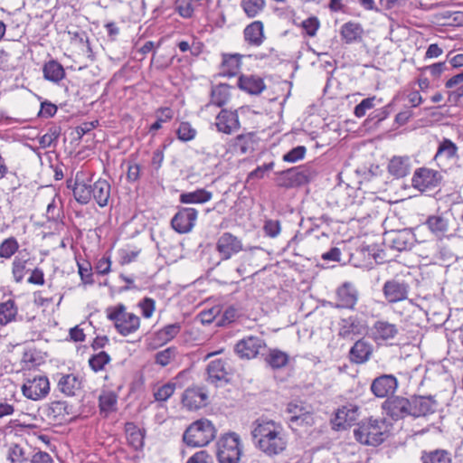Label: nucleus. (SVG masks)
Masks as SVG:
<instances>
[{
    "label": "nucleus",
    "mask_w": 463,
    "mask_h": 463,
    "mask_svg": "<svg viewBox=\"0 0 463 463\" xmlns=\"http://www.w3.org/2000/svg\"><path fill=\"white\" fill-rule=\"evenodd\" d=\"M61 134L60 128L57 127L50 128L48 131L40 137L39 144L41 147H50L54 142L57 141Z\"/></svg>",
    "instance_id": "obj_53"
},
{
    "label": "nucleus",
    "mask_w": 463,
    "mask_h": 463,
    "mask_svg": "<svg viewBox=\"0 0 463 463\" xmlns=\"http://www.w3.org/2000/svg\"><path fill=\"white\" fill-rule=\"evenodd\" d=\"M177 383L175 382H168L160 386L155 387L153 395L156 402H166L175 392Z\"/></svg>",
    "instance_id": "obj_45"
},
{
    "label": "nucleus",
    "mask_w": 463,
    "mask_h": 463,
    "mask_svg": "<svg viewBox=\"0 0 463 463\" xmlns=\"http://www.w3.org/2000/svg\"><path fill=\"white\" fill-rule=\"evenodd\" d=\"M238 86L251 95H259L266 88L263 80L254 75H241L238 79Z\"/></svg>",
    "instance_id": "obj_28"
},
{
    "label": "nucleus",
    "mask_w": 463,
    "mask_h": 463,
    "mask_svg": "<svg viewBox=\"0 0 463 463\" xmlns=\"http://www.w3.org/2000/svg\"><path fill=\"white\" fill-rule=\"evenodd\" d=\"M302 27L308 36L314 37L319 28V21L317 17H309L302 22Z\"/></svg>",
    "instance_id": "obj_59"
},
{
    "label": "nucleus",
    "mask_w": 463,
    "mask_h": 463,
    "mask_svg": "<svg viewBox=\"0 0 463 463\" xmlns=\"http://www.w3.org/2000/svg\"><path fill=\"white\" fill-rule=\"evenodd\" d=\"M254 145L255 134L252 132L238 135L233 141V147L235 151L241 155L253 151Z\"/></svg>",
    "instance_id": "obj_37"
},
{
    "label": "nucleus",
    "mask_w": 463,
    "mask_h": 463,
    "mask_svg": "<svg viewBox=\"0 0 463 463\" xmlns=\"http://www.w3.org/2000/svg\"><path fill=\"white\" fill-rule=\"evenodd\" d=\"M415 241V235L408 229L391 231L386 232L384 236V243L398 251L411 250Z\"/></svg>",
    "instance_id": "obj_10"
},
{
    "label": "nucleus",
    "mask_w": 463,
    "mask_h": 463,
    "mask_svg": "<svg viewBox=\"0 0 463 463\" xmlns=\"http://www.w3.org/2000/svg\"><path fill=\"white\" fill-rule=\"evenodd\" d=\"M196 134L197 130L187 121L181 122L176 129L177 137L184 142L194 139Z\"/></svg>",
    "instance_id": "obj_50"
},
{
    "label": "nucleus",
    "mask_w": 463,
    "mask_h": 463,
    "mask_svg": "<svg viewBox=\"0 0 463 463\" xmlns=\"http://www.w3.org/2000/svg\"><path fill=\"white\" fill-rule=\"evenodd\" d=\"M110 196V184L104 179H99L91 185V198L100 207H104L108 204Z\"/></svg>",
    "instance_id": "obj_30"
},
{
    "label": "nucleus",
    "mask_w": 463,
    "mask_h": 463,
    "mask_svg": "<svg viewBox=\"0 0 463 463\" xmlns=\"http://www.w3.org/2000/svg\"><path fill=\"white\" fill-rule=\"evenodd\" d=\"M263 230L267 236L275 238L280 232V222L278 220H267L264 223Z\"/></svg>",
    "instance_id": "obj_58"
},
{
    "label": "nucleus",
    "mask_w": 463,
    "mask_h": 463,
    "mask_svg": "<svg viewBox=\"0 0 463 463\" xmlns=\"http://www.w3.org/2000/svg\"><path fill=\"white\" fill-rule=\"evenodd\" d=\"M57 107L49 102V101H43L41 104V109L39 112V116L43 118H52L53 117L57 112Z\"/></svg>",
    "instance_id": "obj_62"
},
{
    "label": "nucleus",
    "mask_w": 463,
    "mask_h": 463,
    "mask_svg": "<svg viewBox=\"0 0 463 463\" xmlns=\"http://www.w3.org/2000/svg\"><path fill=\"white\" fill-rule=\"evenodd\" d=\"M307 148L304 146H298L283 156V160L288 163H295L304 158Z\"/></svg>",
    "instance_id": "obj_54"
},
{
    "label": "nucleus",
    "mask_w": 463,
    "mask_h": 463,
    "mask_svg": "<svg viewBox=\"0 0 463 463\" xmlns=\"http://www.w3.org/2000/svg\"><path fill=\"white\" fill-rule=\"evenodd\" d=\"M383 422L378 420H369L366 422L359 424L354 430V437L357 441L369 446H378L385 439V433L383 430Z\"/></svg>",
    "instance_id": "obj_5"
},
{
    "label": "nucleus",
    "mask_w": 463,
    "mask_h": 463,
    "mask_svg": "<svg viewBox=\"0 0 463 463\" xmlns=\"http://www.w3.org/2000/svg\"><path fill=\"white\" fill-rule=\"evenodd\" d=\"M31 463H53V460L49 453L40 450L33 455Z\"/></svg>",
    "instance_id": "obj_64"
},
{
    "label": "nucleus",
    "mask_w": 463,
    "mask_h": 463,
    "mask_svg": "<svg viewBox=\"0 0 463 463\" xmlns=\"http://www.w3.org/2000/svg\"><path fill=\"white\" fill-rule=\"evenodd\" d=\"M397 388L398 381L392 374H383L376 377L370 387L372 392L378 398H385L394 393Z\"/></svg>",
    "instance_id": "obj_18"
},
{
    "label": "nucleus",
    "mask_w": 463,
    "mask_h": 463,
    "mask_svg": "<svg viewBox=\"0 0 463 463\" xmlns=\"http://www.w3.org/2000/svg\"><path fill=\"white\" fill-rule=\"evenodd\" d=\"M243 250V245L238 237L231 232H223L217 240L216 250L222 260H227Z\"/></svg>",
    "instance_id": "obj_12"
},
{
    "label": "nucleus",
    "mask_w": 463,
    "mask_h": 463,
    "mask_svg": "<svg viewBox=\"0 0 463 463\" xmlns=\"http://www.w3.org/2000/svg\"><path fill=\"white\" fill-rule=\"evenodd\" d=\"M156 120L150 127V131H156L162 128V124L170 121L174 117V111L168 108H160L156 112Z\"/></svg>",
    "instance_id": "obj_48"
},
{
    "label": "nucleus",
    "mask_w": 463,
    "mask_h": 463,
    "mask_svg": "<svg viewBox=\"0 0 463 463\" xmlns=\"http://www.w3.org/2000/svg\"><path fill=\"white\" fill-rule=\"evenodd\" d=\"M410 290V284L398 276L387 279L382 288L384 299L391 305L408 299Z\"/></svg>",
    "instance_id": "obj_6"
},
{
    "label": "nucleus",
    "mask_w": 463,
    "mask_h": 463,
    "mask_svg": "<svg viewBox=\"0 0 463 463\" xmlns=\"http://www.w3.org/2000/svg\"><path fill=\"white\" fill-rule=\"evenodd\" d=\"M108 318L113 322L117 331L126 336L137 331L140 318L134 313L127 311L123 304L107 309Z\"/></svg>",
    "instance_id": "obj_3"
},
{
    "label": "nucleus",
    "mask_w": 463,
    "mask_h": 463,
    "mask_svg": "<svg viewBox=\"0 0 463 463\" xmlns=\"http://www.w3.org/2000/svg\"><path fill=\"white\" fill-rule=\"evenodd\" d=\"M411 404L410 398L402 396H392L388 398L383 403V409L385 413L393 420L404 419L411 416Z\"/></svg>",
    "instance_id": "obj_8"
},
{
    "label": "nucleus",
    "mask_w": 463,
    "mask_h": 463,
    "mask_svg": "<svg viewBox=\"0 0 463 463\" xmlns=\"http://www.w3.org/2000/svg\"><path fill=\"white\" fill-rule=\"evenodd\" d=\"M240 54L225 55L222 63V71L224 75L234 76L240 70L241 67Z\"/></svg>",
    "instance_id": "obj_42"
},
{
    "label": "nucleus",
    "mask_w": 463,
    "mask_h": 463,
    "mask_svg": "<svg viewBox=\"0 0 463 463\" xmlns=\"http://www.w3.org/2000/svg\"><path fill=\"white\" fill-rule=\"evenodd\" d=\"M18 314V308L15 302L8 299L5 302L0 303V325L5 326L15 320Z\"/></svg>",
    "instance_id": "obj_40"
},
{
    "label": "nucleus",
    "mask_w": 463,
    "mask_h": 463,
    "mask_svg": "<svg viewBox=\"0 0 463 463\" xmlns=\"http://www.w3.org/2000/svg\"><path fill=\"white\" fill-rule=\"evenodd\" d=\"M265 362L273 370L284 368L289 362V355L279 349H269Z\"/></svg>",
    "instance_id": "obj_36"
},
{
    "label": "nucleus",
    "mask_w": 463,
    "mask_h": 463,
    "mask_svg": "<svg viewBox=\"0 0 463 463\" xmlns=\"http://www.w3.org/2000/svg\"><path fill=\"white\" fill-rule=\"evenodd\" d=\"M399 329L395 324L387 320H377L371 328L372 338L377 344L392 341L398 335Z\"/></svg>",
    "instance_id": "obj_15"
},
{
    "label": "nucleus",
    "mask_w": 463,
    "mask_h": 463,
    "mask_svg": "<svg viewBox=\"0 0 463 463\" xmlns=\"http://www.w3.org/2000/svg\"><path fill=\"white\" fill-rule=\"evenodd\" d=\"M241 455V439L235 432L226 433L217 441L219 463H239Z\"/></svg>",
    "instance_id": "obj_4"
},
{
    "label": "nucleus",
    "mask_w": 463,
    "mask_h": 463,
    "mask_svg": "<svg viewBox=\"0 0 463 463\" xmlns=\"http://www.w3.org/2000/svg\"><path fill=\"white\" fill-rule=\"evenodd\" d=\"M29 259H25L23 256H16L12 263V274L14 280L16 283H21L27 272V263Z\"/></svg>",
    "instance_id": "obj_44"
},
{
    "label": "nucleus",
    "mask_w": 463,
    "mask_h": 463,
    "mask_svg": "<svg viewBox=\"0 0 463 463\" xmlns=\"http://www.w3.org/2000/svg\"><path fill=\"white\" fill-rule=\"evenodd\" d=\"M125 432L129 446L135 449H139L144 445V435L142 431L133 422L125 424Z\"/></svg>",
    "instance_id": "obj_38"
},
{
    "label": "nucleus",
    "mask_w": 463,
    "mask_h": 463,
    "mask_svg": "<svg viewBox=\"0 0 463 463\" xmlns=\"http://www.w3.org/2000/svg\"><path fill=\"white\" fill-rule=\"evenodd\" d=\"M186 463H213V458L206 450H199L190 457Z\"/></svg>",
    "instance_id": "obj_61"
},
{
    "label": "nucleus",
    "mask_w": 463,
    "mask_h": 463,
    "mask_svg": "<svg viewBox=\"0 0 463 463\" xmlns=\"http://www.w3.org/2000/svg\"><path fill=\"white\" fill-rule=\"evenodd\" d=\"M213 198V193L203 188L180 194L182 203H205Z\"/></svg>",
    "instance_id": "obj_35"
},
{
    "label": "nucleus",
    "mask_w": 463,
    "mask_h": 463,
    "mask_svg": "<svg viewBox=\"0 0 463 463\" xmlns=\"http://www.w3.org/2000/svg\"><path fill=\"white\" fill-rule=\"evenodd\" d=\"M207 395L199 388H188L182 396L184 407L190 411L203 407L206 403Z\"/></svg>",
    "instance_id": "obj_22"
},
{
    "label": "nucleus",
    "mask_w": 463,
    "mask_h": 463,
    "mask_svg": "<svg viewBox=\"0 0 463 463\" xmlns=\"http://www.w3.org/2000/svg\"><path fill=\"white\" fill-rule=\"evenodd\" d=\"M138 307L141 308L142 316L150 318L156 309V301L151 298H145L138 303Z\"/></svg>",
    "instance_id": "obj_56"
},
{
    "label": "nucleus",
    "mask_w": 463,
    "mask_h": 463,
    "mask_svg": "<svg viewBox=\"0 0 463 463\" xmlns=\"http://www.w3.org/2000/svg\"><path fill=\"white\" fill-rule=\"evenodd\" d=\"M43 72L44 79L53 83H59L65 77V71L62 65L55 60L45 62L43 67Z\"/></svg>",
    "instance_id": "obj_31"
},
{
    "label": "nucleus",
    "mask_w": 463,
    "mask_h": 463,
    "mask_svg": "<svg viewBox=\"0 0 463 463\" xmlns=\"http://www.w3.org/2000/svg\"><path fill=\"white\" fill-rule=\"evenodd\" d=\"M207 381L211 383L217 384L219 382L227 381L226 363L222 359H214L209 363L206 368Z\"/></svg>",
    "instance_id": "obj_27"
},
{
    "label": "nucleus",
    "mask_w": 463,
    "mask_h": 463,
    "mask_svg": "<svg viewBox=\"0 0 463 463\" xmlns=\"http://www.w3.org/2000/svg\"><path fill=\"white\" fill-rule=\"evenodd\" d=\"M230 88L231 87L225 83L213 86L211 90V103L217 107L225 105L231 96Z\"/></svg>",
    "instance_id": "obj_39"
},
{
    "label": "nucleus",
    "mask_w": 463,
    "mask_h": 463,
    "mask_svg": "<svg viewBox=\"0 0 463 463\" xmlns=\"http://www.w3.org/2000/svg\"><path fill=\"white\" fill-rule=\"evenodd\" d=\"M109 361H110L109 355L106 352L100 351L99 353L92 355L90 358L89 364H90V368L93 371L99 372V371L103 370L105 365L107 364H109Z\"/></svg>",
    "instance_id": "obj_51"
},
{
    "label": "nucleus",
    "mask_w": 463,
    "mask_h": 463,
    "mask_svg": "<svg viewBox=\"0 0 463 463\" xmlns=\"http://www.w3.org/2000/svg\"><path fill=\"white\" fill-rule=\"evenodd\" d=\"M373 345L364 338L357 340L349 351V359L352 363L362 364L372 356Z\"/></svg>",
    "instance_id": "obj_21"
},
{
    "label": "nucleus",
    "mask_w": 463,
    "mask_h": 463,
    "mask_svg": "<svg viewBox=\"0 0 463 463\" xmlns=\"http://www.w3.org/2000/svg\"><path fill=\"white\" fill-rule=\"evenodd\" d=\"M411 164L408 156H395L388 164V172L395 178H402L411 172Z\"/></svg>",
    "instance_id": "obj_26"
},
{
    "label": "nucleus",
    "mask_w": 463,
    "mask_h": 463,
    "mask_svg": "<svg viewBox=\"0 0 463 463\" xmlns=\"http://www.w3.org/2000/svg\"><path fill=\"white\" fill-rule=\"evenodd\" d=\"M23 394L33 401H39L47 396L50 392V383L46 376L39 375L27 379L22 386Z\"/></svg>",
    "instance_id": "obj_9"
},
{
    "label": "nucleus",
    "mask_w": 463,
    "mask_h": 463,
    "mask_svg": "<svg viewBox=\"0 0 463 463\" xmlns=\"http://www.w3.org/2000/svg\"><path fill=\"white\" fill-rule=\"evenodd\" d=\"M216 428L208 419L202 418L192 422L183 434V441L189 447L208 445L216 437Z\"/></svg>",
    "instance_id": "obj_2"
},
{
    "label": "nucleus",
    "mask_w": 463,
    "mask_h": 463,
    "mask_svg": "<svg viewBox=\"0 0 463 463\" xmlns=\"http://www.w3.org/2000/svg\"><path fill=\"white\" fill-rule=\"evenodd\" d=\"M375 99L376 98L373 96L366 98L363 99L359 104H357L354 110V114L355 115V117L363 118L368 109H371L374 107Z\"/></svg>",
    "instance_id": "obj_55"
},
{
    "label": "nucleus",
    "mask_w": 463,
    "mask_h": 463,
    "mask_svg": "<svg viewBox=\"0 0 463 463\" xmlns=\"http://www.w3.org/2000/svg\"><path fill=\"white\" fill-rule=\"evenodd\" d=\"M365 331L364 321L356 316H350L339 322L338 335L341 338L353 340Z\"/></svg>",
    "instance_id": "obj_17"
},
{
    "label": "nucleus",
    "mask_w": 463,
    "mask_h": 463,
    "mask_svg": "<svg viewBox=\"0 0 463 463\" xmlns=\"http://www.w3.org/2000/svg\"><path fill=\"white\" fill-rule=\"evenodd\" d=\"M19 249V244L14 237H9L0 243V258L10 259Z\"/></svg>",
    "instance_id": "obj_49"
},
{
    "label": "nucleus",
    "mask_w": 463,
    "mask_h": 463,
    "mask_svg": "<svg viewBox=\"0 0 463 463\" xmlns=\"http://www.w3.org/2000/svg\"><path fill=\"white\" fill-rule=\"evenodd\" d=\"M197 215L194 208H181L172 218L171 226L178 233H187L194 228Z\"/></svg>",
    "instance_id": "obj_13"
},
{
    "label": "nucleus",
    "mask_w": 463,
    "mask_h": 463,
    "mask_svg": "<svg viewBox=\"0 0 463 463\" xmlns=\"http://www.w3.org/2000/svg\"><path fill=\"white\" fill-rule=\"evenodd\" d=\"M241 5L248 17H255L265 6V0H241Z\"/></svg>",
    "instance_id": "obj_47"
},
{
    "label": "nucleus",
    "mask_w": 463,
    "mask_h": 463,
    "mask_svg": "<svg viewBox=\"0 0 463 463\" xmlns=\"http://www.w3.org/2000/svg\"><path fill=\"white\" fill-rule=\"evenodd\" d=\"M181 331V324L174 323L165 326L162 329H160L156 333L157 338L164 342L167 343L174 339Z\"/></svg>",
    "instance_id": "obj_46"
},
{
    "label": "nucleus",
    "mask_w": 463,
    "mask_h": 463,
    "mask_svg": "<svg viewBox=\"0 0 463 463\" xmlns=\"http://www.w3.org/2000/svg\"><path fill=\"white\" fill-rule=\"evenodd\" d=\"M243 36L245 42L250 45L259 47L264 40V25L260 21H254L247 25L243 31Z\"/></svg>",
    "instance_id": "obj_25"
},
{
    "label": "nucleus",
    "mask_w": 463,
    "mask_h": 463,
    "mask_svg": "<svg viewBox=\"0 0 463 463\" xmlns=\"http://www.w3.org/2000/svg\"><path fill=\"white\" fill-rule=\"evenodd\" d=\"M439 181V174L437 171L421 167L417 169L411 178V184L419 191L435 187Z\"/></svg>",
    "instance_id": "obj_16"
},
{
    "label": "nucleus",
    "mask_w": 463,
    "mask_h": 463,
    "mask_svg": "<svg viewBox=\"0 0 463 463\" xmlns=\"http://www.w3.org/2000/svg\"><path fill=\"white\" fill-rule=\"evenodd\" d=\"M411 417L419 418L432 414L437 411L438 402L434 396L412 395L410 397Z\"/></svg>",
    "instance_id": "obj_14"
},
{
    "label": "nucleus",
    "mask_w": 463,
    "mask_h": 463,
    "mask_svg": "<svg viewBox=\"0 0 463 463\" xmlns=\"http://www.w3.org/2000/svg\"><path fill=\"white\" fill-rule=\"evenodd\" d=\"M73 195L78 203H88L91 199V184L80 181L77 175L73 185Z\"/></svg>",
    "instance_id": "obj_41"
},
{
    "label": "nucleus",
    "mask_w": 463,
    "mask_h": 463,
    "mask_svg": "<svg viewBox=\"0 0 463 463\" xmlns=\"http://www.w3.org/2000/svg\"><path fill=\"white\" fill-rule=\"evenodd\" d=\"M177 356V348L175 346H170L157 352L155 354V363L162 367H165L175 362Z\"/></svg>",
    "instance_id": "obj_43"
},
{
    "label": "nucleus",
    "mask_w": 463,
    "mask_h": 463,
    "mask_svg": "<svg viewBox=\"0 0 463 463\" xmlns=\"http://www.w3.org/2000/svg\"><path fill=\"white\" fill-rule=\"evenodd\" d=\"M424 225H426L428 230L438 239L446 237L449 230V221L443 215L429 216Z\"/></svg>",
    "instance_id": "obj_24"
},
{
    "label": "nucleus",
    "mask_w": 463,
    "mask_h": 463,
    "mask_svg": "<svg viewBox=\"0 0 463 463\" xmlns=\"http://www.w3.org/2000/svg\"><path fill=\"white\" fill-rule=\"evenodd\" d=\"M78 268L82 284L92 285L94 283V280L90 265L89 263H87L86 265L78 263Z\"/></svg>",
    "instance_id": "obj_57"
},
{
    "label": "nucleus",
    "mask_w": 463,
    "mask_h": 463,
    "mask_svg": "<svg viewBox=\"0 0 463 463\" xmlns=\"http://www.w3.org/2000/svg\"><path fill=\"white\" fill-rule=\"evenodd\" d=\"M358 408L355 405L348 404L338 409L334 420L338 429H345L351 426L357 418Z\"/></svg>",
    "instance_id": "obj_29"
},
{
    "label": "nucleus",
    "mask_w": 463,
    "mask_h": 463,
    "mask_svg": "<svg viewBox=\"0 0 463 463\" xmlns=\"http://www.w3.org/2000/svg\"><path fill=\"white\" fill-rule=\"evenodd\" d=\"M57 389L65 396H74L81 388V382L73 373L58 374Z\"/></svg>",
    "instance_id": "obj_23"
},
{
    "label": "nucleus",
    "mask_w": 463,
    "mask_h": 463,
    "mask_svg": "<svg viewBox=\"0 0 463 463\" xmlns=\"http://www.w3.org/2000/svg\"><path fill=\"white\" fill-rule=\"evenodd\" d=\"M273 167L274 162H269L268 164H264L260 166H258L256 169H254L249 174L248 179H261L264 177L265 174L272 170Z\"/></svg>",
    "instance_id": "obj_60"
},
{
    "label": "nucleus",
    "mask_w": 463,
    "mask_h": 463,
    "mask_svg": "<svg viewBox=\"0 0 463 463\" xmlns=\"http://www.w3.org/2000/svg\"><path fill=\"white\" fill-rule=\"evenodd\" d=\"M215 126L219 132L231 135L241 128L239 116L236 110L222 109L215 118Z\"/></svg>",
    "instance_id": "obj_20"
},
{
    "label": "nucleus",
    "mask_w": 463,
    "mask_h": 463,
    "mask_svg": "<svg viewBox=\"0 0 463 463\" xmlns=\"http://www.w3.org/2000/svg\"><path fill=\"white\" fill-rule=\"evenodd\" d=\"M359 292L355 286L351 282H344L336 289V307L354 310L358 301Z\"/></svg>",
    "instance_id": "obj_19"
},
{
    "label": "nucleus",
    "mask_w": 463,
    "mask_h": 463,
    "mask_svg": "<svg viewBox=\"0 0 463 463\" xmlns=\"http://www.w3.org/2000/svg\"><path fill=\"white\" fill-rule=\"evenodd\" d=\"M266 348V343L260 336L249 335L235 345V352L241 358L251 359Z\"/></svg>",
    "instance_id": "obj_11"
},
{
    "label": "nucleus",
    "mask_w": 463,
    "mask_h": 463,
    "mask_svg": "<svg viewBox=\"0 0 463 463\" xmlns=\"http://www.w3.org/2000/svg\"><path fill=\"white\" fill-rule=\"evenodd\" d=\"M250 433L255 447L268 457L278 456L287 449L288 437L280 422L259 418L251 423Z\"/></svg>",
    "instance_id": "obj_1"
},
{
    "label": "nucleus",
    "mask_w": 463,
    "mask_h": 463,
    "mask_svg": "<svg viewBox=\"0 0 463 463\" xmlns=\"http://www.w3.org/2000/svg\"><path fill=\"white\" fill-rule=\"evenodd\" d=\"M451 454L441 449L423 450L420 455L421 463H451Z\"/></svg>",
    "instance_id": "obj_33"
},
{
    "label": "nucleus",
    "mask_w": 463,
    "mask_h": 463,
    "mask_svg": "<svg viewBox=\"0 0 463 463\" xmlns=\"http://www.w3.org/2000/svg\"><path fill=\"white\" fill-rule=\"evenodd\" d=\"M364 30L357 23L348 22L342 25L340 34L345 43L350 44L362 39Z\"/></svg>",
    "instance_id": "obj_32"
},
{
    "label": "nucleus",
    "mask_w": 463,
    "mask_h": 463,
    "mask_svg": "<svg viewBox=\"0 0 463 463\" xmlns=\"http://www.w3.org/2000/svg\"><path fill=\"white\" fill-rule=\"evenodd\" d=\"M311 170L304 165L292 167L279 174L278 184L282 187L300 186L309 182Z\"/></svg>",
    "instance_id": "obj_7"
},
{
    "label": "nucleus",
    "mask_w": 463,
    "mask_h": 463,
    "mask_svg": "<svg viewBox=\"0 0 463 463\" xmlns=\"http://www.w3.org/2000/svg\"><path fill=\"white\" fill-rule=\"evenodd\" d=\"M458 146L450 139L444 138L439 145L434 159L443 163L444 159L449 160L457 157Z\"/></svg>",
    "instance_id": "obj_34"
},
{
    "label": "nucleus",
    "mask_w": 463,
    "mask_h": 463,
    "mask_svg": "<svg viewBox=\"0 0 463 463\" xmlns=\"http://www.w3.org/2000/svg\"><path fill=\"white\" fill-rule=\"evenodd\" d=\"M7 459L12 463H24L27 460L25 451L19 444L12 443L8 449Z\"/></svg>",
    "instance_id": "obj_52"
},
{
    "label": "nucleus",
    "mask_w": 463,
    "mask_h": 463,
    "mask_svg": "<svg viewBox=\"0 0 463 463\" xmlns=\"http://www.w3.org/2000/svg\"><path fill=\"white\" fill-rule=\"evenodd\" d=\"M44 281V273L40 268L33 269L27 279L28 283L40 286L43 285Z\"/></svg>",
    "instance_id": "obj_63"
}]
</instances>
